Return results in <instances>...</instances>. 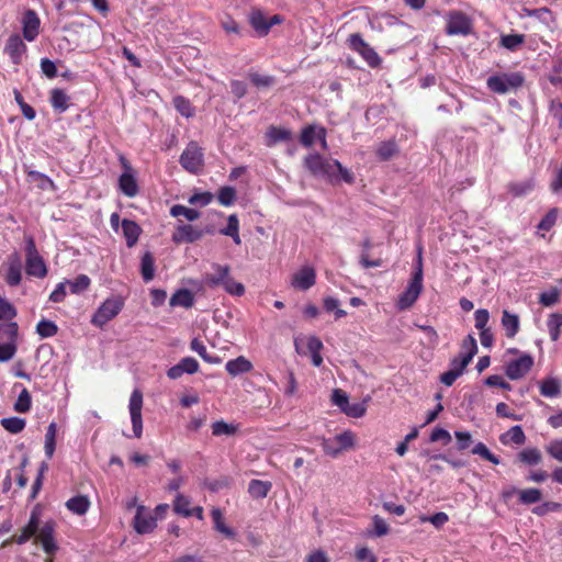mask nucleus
<instances>
[{
  "mask_svg": "<svg viewBox=\"0 0 562 562\" xmlns=\"http://www.w3.org/2000/svg\"><path fill=\"white\" fill-rule=\"evenodd\" d=\"M305 168L315 177L336 180L338 175L347 182H353V175L336 159H327L317 153H312L304 158Z\"/></svg>",
  "mask_w": 562,
  "mask_h": 562,
  "instance_id": "nucleus-1",
  "label": "nucleus"
},
{
  "mask_svg": "<svg viewBox=\"0 0 562 562\" xmlns=\"http://www.w3.org/2000/svg\"><path fill=\"white\" fill-rule=\"evenodd\" d=\"M357 442V435L352 430L346 429L331 438H323L321 446L326 456L335 459L342 452L355 449Z\"/></svg>",
  "mask_w": 562,
  "mask_h": 562,
  "instance_id": "nucleus-2",
  "label": "nucleus"
},
{
  "mask_svg": "<svg viewBox=\"0 0 562 562\" xmlns=\"http://www.w3.org/2000/svg\"><path fill=\"white\" fill-rule=\"evenodd\" d=\"M423 291V265H422V250H418V259L416 269L406 290L398 296L396 307L400 311L408 310L419 297Z\"/></svg>",
  "mask_w": 562,
  "mask_h": 562,
  "instance_id": "nucleus-3",
  "label": "nucleus"
},
{
  "mask_svg": "<svg viewBox=\"0 0 562 562\" xmlns=\"http://www.w3.org/2000/svg\"><path fill=\"white\" fill-rule=\"evenodd\" d=\"M124 304L125 301L121 295H111L104 302H102V304L92 315L91 324L102 328L120 314L124 307Z\"/></svg>",
  "mask_w": 562,
  "mask_h": 562,
  "instance_id": "nucleus-4",
  "label": "nucleus"
},
{
  "mask_svg": "<svg viewBox=\"0 0 562 562\" xmlns=\"http://www.w3.org/2000/svg\"><path fill=\"white\" fill-rule=\"evenodd\" d=\"M18 324L0 323V362H8L16 352Z\"/></svg>",
  "mask_w": 562,
  "mask_h": 562,
  "instance_id": "nucleus-5",
  "label": "nucleus"
},
{
  "mask_svg": "<svg viewBox=\"0 0 562 562\" xmlns=\"http://www.w3.org/2000/svg\"><path fill=\"white\" fill-rule=\"evenodd\" d=\"M283 20V16L280 14L267 16L262 10L257 8L251 9L248 14V22L259 37L267 36L271 27L281 24Z\"/></svg>",
  "mask_w": 562,
  "mask_h": 562,
  "instance_id": "nucleus-6",
  "label": "nucleus"
},
{
  "mask_svg": "<svg viewBox=\"0 0 562 562\" xmlns=\"http://www.w3.org/2000/svg\"><path fill=\"white\" fill-rule=\"evenodd\" d=\"M509 353L518 355L517 358L507 361L505 366V373L510 380L522 379L532 368L533 358L517 349H508Z\"/></svg>",
  "mask_w": 562,
  "mask_h": 562,
  "instance_id": "nucleus-7",
  "label": "nucleus"
},
{
  "mask_svg": "<svg viewBox=\"0 0 562 562\" xmlns=\"http://www.w3.org/2000/svg\"><path fill=\"white\" fill-rule=\"evenodd\" d=\"M26 261L25 269L26 273L31 277L35 278H44L47 274V267L45 265L44 259L38 254L33 237L26 238Z\"/></svg>",
  "mask_w": 562,
  "mask_h": 562,
  "instance_id": "nucleus-8",
  "label": "nucleus"
},
{
  "mask_svg": "<svg viewBox=\"0 0 562 562\" xmlns=\"http://www.w3.org/2000/svg\"><path fill=\"white\" fill-rule=\"evenodd\" d=\"M524 82V77L519 72L501 74L491 76L487 79V87L491 91L504 94L520 87Z\"/></svg>",
  "mask_w": 562,
  "mask_h": 562,
  "instance_id": "nucleus-9",
  "label": "nucleus"
},
{
  "mask_svg": "<svg viewBox=\"0 0 562 562\" xmlns=\"http://www.w3.org/2000/svg\"><path fill=\"white\" fill-rule=\"evenodd\" d=\"M294 346L299 353L310 355L312 363L315 367H319L323 363V357L321 355L323 342L316 336H297L294 339Z\"/></svg>",
  "mask_w": 562,
  "mask_h": 562,
  "instance_id": "nucleus-10",
  "label": "nucleus"
},
{
  "mask_svg": "<svg viewBox=\"0 0 562 562\" xmlns=\"http://www.w3.org/2000/svg\"><path fill=\"white\" fill-rule=\"evenodd\" d=\"M143 394L138 389H135L130 397L128 412L133 427V436L140 438L143 435Z\"/></svg>",
  "mask_w": 562,
  "mask_h": 562,
  "instance_id": "nucleus-11",
  "label": "nucleus"
},
{
  "mask_svg": "<svg viewBox=\"0 0 562 562\" xmlns=\"http://www.w3.org/2000/svg\"><path fill=\"white\" fill-rule=\"evenodd\" d=\"M181 166L191 173H196L203 166L202 148L195 143H190L180 156Z\"/></svg>",
  "mask_w": 562,
  "mask_h": 562,
  "instance_id": "nucleus-12",
  "label": "nucleus"
},
{
  "mask_svg": "<svg viewBox=\"0 0 562 562\" xmlns=\"http://www.w3.org/2000/svg\"><path fill=\"white\" fill-rule=\"evenodd\" d=\"M316 283V270L311 265L299 268L290 280V285L297 291H307Z\"/></svg>",
  "mask_w": 562,
  "mask_h": 562,
  "instance_id": "nucleus-13",
  "label": "nucleus"
},
{
  "mask_svg": "<svg viewBox=\"0 0 562 562\" xmlns=\"http://www.w3.org/2000/svg\"><path fill=\"white\" fill-rule=\"evenodd\" d=\"M471 27V20L464 13L453 11L448 14L446 31L449 35H468Z\"/></svg>",
  "mask_w": 562,
  "mask_h": 562,
  "instance_id": "nucleus-14",
  "label": "nucleus"
},
{
  "mask_svg": "<svg viewBox=\"0 0 562 562\" xmlns=\"http://www.w3.org/2000/svg\"><path fill=\"white\" fill-rule=\"evenodd\" d=\"M156 526L157 518L145 506L138 505L133 520L135 531L140 535L149 533L154 531Z\"/></svg>",
  "mask_w": 562,
  "mask_h": 562,
  "instance_id": "nucleus-15",
  "label": "nucleus"
},
{
  "mask_svg": "<svg viewBox=\"0 0 562 562\" xmlns=\"http://www.w3.org/2000/svg\"><path fill=\"white\" fill-rule=\"evenodd\" d=\"M350 47L359 53L371 67H376L381 59L379 55L371 48L359 34H351L349 37Z\"/></svg>",
  "mask_w": 562,
  "mask_h": 562,
  "instance_id": "nucleus-16",
  "label": "nucleus"
},
{
  "mask_svg": "<svg viewBox=\"0 0 562 562\" xmlns=\"http://www.w3.org/2000/svg\"><path fill=\"white\" fill-rule=\"evenodd\" d=\"M317 140H319L321 146L324 150L328 148L326 140V130L322 126L310 125L303 128L301 133V144L305 147L313 146Z\"/></svg>",
  "mask_w": 562,
  "mask_h": 562,
  "instance_id": "nucleus-17",
  "label": "nucleus"
},
{
  "mask_svg": "<svg viewBox=\"0 0 562 562\" xmlns=\"http://www.w3.org/2000/svg\"><path fill=\"white\" fill-rule=\"evenodd\" d=\"M23 37L27 42H33L38 36L41 20L35 11L27 10L21 20Z\"/></svg>",
  "mask_w": 562,
  "mask_h": 562,
  "instance_id": "nucleus-18",
  "label": "nucleus"
},
{
  "mask_svg": "<svg viewBox=\"0 0 562 562\" xmlns=\"http://www.w3.org/2000/svg\"><path fill=\"white\" fill-rule=\"evenodd\" d=\"M54 533L55 525L52 521H46L42 527L38 526L36 540L46 553H54L57 550Z\"/></svg>",
  "mask_w": 562,
  "mask_h": 562,
  "instance_id": "nucleus-19",
  "label": "nucleus"
},
{
  "mask_svg": "<svg viewBox=\"0 0 562 562\" xmlns=\"http://www.w3.org/2000/svg\"><path fill=\"white\" fill-rule=\"evenodd\" d=\"M202 236L203 232L201 229L189 224H179L176 227L171 239L176 244L194 243L202 238Z\"/></svg>",
  "mask_w": 562,
  "mask_h": 562,
  "instance_id": "nucleus-20",
  "label": "nucleus"
},
{
  "mask_svg": "<svg viewBox=\"0 0 562 562\" xmlns=\"http://www.w3.org/2000/svg\"><path fill=\"white\" fill-rule=\"evenodd\" d=\"M123 167L124 172L120 176L119 187L126 196L133 198L138 193L135 175L132 167L126 161H123Z\"/></svg>",
  "mask_w": 562,
  "mask_h": 562,
  "instance_id": "nucleus-21",
  "label": "nucleus"
},
{
  "mask_svg": "<svg viewBox=\"0 0 562 562\" xmlns=\"http://www.w3.org/2000/svg\"><path fill=\"white\" fill-rule=\"evenodd\" d=\"M4 52L10 56L13 64L19 65L26 52V45L20 35L12 34L7 41Z\"/></svg>",
  "mask_w": 562,
  "mask_h": 562,
  "instance_id": "nucleus-22",
  "label": "nucleus"
},
{
  "mask_svg": "<svg viewBox=\"0 0 562 562\" xmlns=\"http://www.w3.org/2000/svg\"><path fill=\"white\" fill-rule=\"evenodd\" d=\"M21 259L18 254H13L8 259L5 281L9 285L15 286L21 282Z\"/></svg>",
  "mask_w": 562,
  "mask_h": 562,
  "instance_id": "nucleus-23",
  "label": "nucleus"
},
{
  "mask_svg": "<svg viewBox=\"0 0 562 562\" xmlns=\"http://www.w3.org/2000/svg\"><path fill=\"white\" fill-rule=\"evenodd\" d=\"M225 369L232 376H237L252 370V363L244 356L229 360L225 364Z\"/></svg>",
  "mask_w": 562,
  "mask_h": 562,
  "instance_id": "nucleus-24",
  "label": "nucleus"
},
{
  "mask_svg": "<svg viewBox=\"0 0 562 562\" xmlns=\"http://www.w3.org/2000/svg\"><path fill=\"white\" fill-rule=\"evenodd\" d=\"M214 529L225 536L226 538L233 539L236 536V532L233 528L228 527L225 524V518L221 509L213 508L211 512Z\"/></svg>",
  "mask_w": 562,
  "mask_h": 562,
  "instance_id": "nucleus-25",
  "label": "nucleus"
},
{
  "mask_svg": "<svg viewBox=\"0 0 562 562\" xmlns=\"http://www.w3.org/2000/svg\"><path fill=\"white\" fill-rule=\"evenodd\" d=\"M122 231H123V235L126 239V245L128 247H133L137 243L140 232H142L139 225L134 221L123 220L122 221Z\"/></svg>",
  "mask_w": 562,
  "mask_h": 562,
  "instance_id": "nucleus-26",
  "label": "nucleus"
},
{
  "mask_svg": "<svg viewBox=\"0 0 562 562\" xmlns=\"http://www.w3.org/2000/svg\"><path fill=\"white\" fill-rule=\"evenodd\" d=\"M220 234L231 237L236 245L241 244L239 220L236 214H231L227 217V225L220 229Z\"/></svg>",
  "mask_w": 562,
  "mask_h": 562,
  "instance_id": "nucleus-27",
  "label": "nucleus"
},
{
  "mask_svg": "<svg viewBox=\"0 0 562 562\" xmlns=\"http://www.w3.org/2000/svg\"><path fill=\"white\" fill-rule=\"evenodd\" d=\"M38 530V516L35 512L31 514L29 524L22 529L21 535L15 538L16 543L23 544L32 537L36 536Z\"/></svg>",
  "mask_w": 562,
  "mask_h": 562,
  "instance_id": "nucleus-28",
  "label": "nucleus"
},
{
  "mask_svg": "<svg viewBox=\"0 0 562 562\" xmlns=\"http://www.w3.org/2000/svg\"><path fill=\"white\" fill-rule=\"evenodd\" d=\"M169 303L172 307L181 306L184 308H189L194 303V296L191 293V291L187 289H180L172 294Z\"/></svg>",
  "mask_w": 562,
  "mask_h": 562,
  "instance_id": "nucleus-29",
  "label": "nucleus"
},
{
  "mask_svg": "<svg viewBox=\"0 0 562 562\" xmlns=\"http://www.w3.org/2000/svg\"><path fill=\"white\" fill-rule=\"evenodd\" d=\"M540 393L544 397H555L561 393V382L559 379L549 376L541 381Z\"/></svg>",
  "mask_w": 562,
  "mask_h": 562,
  "instance_id": "nucleus-30",
  "label": "nucleus"
},
{
  "mask_svg": "<svg viewBox=\"0 0 562 562\" xmlns=\"http://www.w3.org/2000/svg\"><path fill=\"white\" fill-rule=\"evenodd\" d=\"M272 484L269 481L251 480L248 485V493L252 498L261 499L267 497Z\"/></svg>",
  "mask_w": 562,
  "mask_h": 562,
  "instance_id": "nucleus-31",
  "label": "nucleus"
},
{
  "mask_svg": "<svg viewBox=\"0 0 562 562\" xmlns=\"http://www.w3.org/2000/svg\"><path fill=\"white\" fill-rule=\"evenodd\" d=\"M502 326L506 331V336L513 338L519 330V317L508 311H504L502 315Z\"/></svg>",
  "mask_w": 562,
  "mask_h": 562,
  "instance_id": "nucleus-32",
  "label": "nucleus"
},
{
  "mask_svg": "<svg viewBox=\"0 0 562 562\" xmlns=\"http://www.w3.org/2000/svg\"><path fill=\"white\" fill-rule=\"evenodd\" d=\"M66 507L71 513L81 516L88 512L90 507V501L87 496L83 495L75 496L67 501Z\"/></svg>",
  "mask_w": 562,
  "mask_h": 562,
  "instance_id": "nucleus-33",
  "label": "nucleus"
},
{
  "mask_svg": "<svg viewBox=\"0 0 562 562\" xmlns=\"http://www.w3.org/2000/svg\"><path fill=\"white\" fill-rule=\"evenodd\" d=\"M290 137L291 133L288 130L270 126L266 132V144L271 147L279 142L288 140Z\"/></svg>",
  "mask_w": 562,
  "mask_h": 562,
  "instance_id": "nucleus-34",
  "label": "nucleus"
},
{
  "mask_svg": "<svg viewBox=\"0 0 562 562\" xmlns=\"http://www.w3.org/2000/svg\"><path fill=\"white\" fill-rule=\"evenodd\" d=\"M501 441L504 445H522L526 441V436L520 426H513L505 434L501 436Z\"/></svg>",
  "mask_w": 562,
  "mask_h": 562,
  "instance_id": "nucleus-35",
  "label": "nucleus"
},
{
  "mask_svg": "<svg viewBox=\"0 0 562 562\" xmlns=\"http://www.w3.org/2000/svg\"><path fill=\"white\" fill-rule=\"evenodd\" d=\"M371 525H372V528L367 530V536L368 537H383V536H386L389 532H390V525L387 524V521L378 516V515H374L371 519Z\"/></svg>",
  "mask_w": 562,
  "mask_h": 562,
  "instance_id": "nucleus-36",
  "label": "nucleus"
},
{
  "mask_svg": "<svg viewBox=\"0 0 562 562\" xmlns=\"http://www.w3.org/2000/svg\"><path fill=\"white\" fill-rule=\"evenodd\" d=\"M214 270H215V273L205 276V278H204L205 283L211 286H215L218 284L223 285L229 276L228 266L215 265Z\"/></svg>",
  "mask_w": 562,
  "mask_h": 562,
  "instance_id": "nucleus-37",
  "label": "nucleus"
},
{
  "mask_svg": "<svg viewBox=\"0 0 562 562\" xmlns=\"http://www.w3.org/2000/svg\"><path fill=\"white\" fill-rule=\"evenodd\" d=\"M56 435H57V425L56 423H50L46 429L45 441H44V451L48 459L53 458L56 447Z\"/></svg>",
  "mask_w": 562,
  "mask_h": 562,
  "instance_id": "nucleus-38",
  "label": "nucleus"
},
{
  "mask_svg": "<svg viewBox=\"0 0 562 562\" xmlns=\"http://www.w3.org/2000/svg\"><path fill=\"white\" fill-rule=\"evenodd\" d=\"M190 348L207 363L217 364L221 362V358L218 356L210 355L204 344L198 338L192 339Z\"/></svg>",
  "mask_w": 562,
  "mask_h": 562,
  "instance_id": "nucleus-39",
  "label": "nucleus"
},
{
  "mask_svg": "<svg viewBox=\"0 0 562 562\" xmlns=\"http://www.w3.org/2000/svg\"><path fill=\"white\" fill-rule=\"evenodd\" d=\"M213 436H233L237 432L238 426L233 423H226L224 420H217L212 424Z\"/></svg>",
  "mask_w": 562,
  "mask_h": 562,
  "instance_id": "nucleus-40",
  "label": "nucleus"
},
{
  "mask_svg": "<svg viewBox=\"0 0 562 562\" xmlns=\"http://www.w3.org/2000/svg\"><path fill=\"white\" fill-rule=\"evenodd\" d=\"M548 330L552 341H557L561 335L562 314L552 313L548 318Z\"/></svg>",
  "mask_w": 562,
  "mask_h": 562,
  "instance_id": "nucleus-41",
  "label": "nucleus"
},
{
  "mask_svg": "<svg viewBox=\"0 0 562 562\" xmlns=\"http://www.w3.org/2000/svg\"><path fill=\"white\" fill-rule=\"evenodd\" d=\"M50 102L56 111L64 112L68 109L69 98L65 91L60 89H54L50 92Z\"/></svg>",
  "mask_w": 562,
  "mask_h": 562,
  "instance_id": "nucleus-42",
  "label": "nucleus"
},
{
  "mask_svg": "<svg viewBox=\"0 0 562 562\" xmlns=\"http://www.w3.org/2000/svg\"><path fill=\"white\" fill-rule=\"evenodd\" d=\"M518 459L527 465H537L541 462V452L537 448H526L518 453Z\"/></svg>",
  "mask_w": 562,
  "mask_h": 562,
  "instance_id": "nucleus-43",
  "label": "nucleus"
},
{
  "mask_svg": "<svg viewBox=\"0 0 562 562\" xmlns=\"http://www.w3.org/2000/svg\"><path fill=\"white\" fill-rule=\"evenodd\" d=\"M140 271L143 279L148 282L155 277V260L150 252L144 254L140 262Z\"/></svg>",
  "mask_w": 562,
  "mask_h": 562,
  "instance_id": "nucleus-44",
  "label": "nucleus"
},
{
  "mask_svg": "<svg viewBox=\"0 0 562 562\" xmlns=\"http://www.w3.org/2000/svg\"><path fill=\"white\" fill-rule=\"evenodd\" d=\"M518 497L521 504L530 505L538 503L542 497V493L539 488H525L518 491Z\"/></svg>",
  "mask_w": 562,
  "mask_h": 562,
  "instance_id": "nucleus-45",
  "label": "nucleus"
},
{
  "mask_svg": "<svg viewBox=\"0 0 562 562\" xmlns=\"http://www.w3.org/2000/svg\"><path fill=\"white\" fill-rule=\"evenodd\" d=\"M26 422L20 417H7L1 419V426L11 434H19L25 428Z\"/></svg>",
  "mask_w": 562,
  "mask_h": 562,
  "instance_id": "nucleus-46",
  "label": "nucleus"
},
{
  "mask_svg": "<svg viewBox=\"0 0 562 562\" xmlns=\"http://www.w3.org/2000/svg\"><path fill=\"white\" fill-rule=\"evenodd\" d=\"M67 285L70 288V292L74 294H79L88 290L90 286V278L86 274H79L75 280H65Z\"/></svg>",
  "mask_w": 562,
  "mask_h": 562,
  "instance_id": "nucleus-47",
  "label": "nucleus"
},
{
  "mask_svg": "<svg viewBox=\"0 0 562 562\" xmlns=\"http://www.w3.org/2000/svg\"><path fill=\"white\" fill-rule=\"evenodd\" d=\"M170 214L173 217L183 216V217H186L190 222H193V221H195V220H198L200 217V212L199 211H196L194 209L187 207V206L181 205V204L173 205L170 209Z\"/></svg>",
  "mask_w": 562,
  "mask_h": 562,
  "instance_id": "nucleus-48",
  "label": "nucleus"
},
{
  "mask_svg": "<svg viewBox=\"0 0 562 562\" xmlns=\"http://www.w3.org/2000/svg\"><path fill=\"white\" fill-rule=\"evenodd\" d=\"M417 327L424 334V345H426L428 348H435L439 344V335L432 326L417 325Z\"/></svg>",
  "mask_w": 562,
  "mask_h": 562,
  "instance_id": "nucleus-49",
  "label": "nucleus"
},
{
  "mask_svg": "<svg viewBox=\"0 0 562 562\" xmlns=\"http://www.w3.org/2000/svg\"><path fill=\"white\" fill-rule=\"evenodd\" d=\"M32 406V397L30 392L23 387L20 392L15 403H14V411L18 413H27L31 409Z\"/></svg>",
  "mask_w": 562,
  "mask_h": 562,
  "instance_id": "nucleus-50",
  "label": "nucleus"
},
{
  "mask_svg": "<svg viewBox=\"0 0 562 562\" xmlns=\"http://www.w3.org/2000/svg\"><path fill=\"white\" fill-rule=\"evenodd\" d=\"M173 509L177 514L182 515L184 517L192 516L191 502L188 497H186L182 494H178L176 496V499L173 503Z\"/></svg>",
  "mask_w": 562,
  "mask_h": 562,
  "instance_id": "nucleus-51",
  "label": "nucleus"
},
{
  "mask_svg": "<svg viewBox=\"0 0 562 562\" xmlns=\"http://www.w3.org/2000/svg\"><path fill=\"white\" fill-rule=\"evenodd\" d=\"M477 351L476 340L472 335H468L462 341L460 355L472 361Z\"/></svg>",
  "mask_w": 562,
  "mask_h": 562,
  "instance_id": "nucleus-52",
  "label": "nucleus"
},
{
  "mask_svg": "<svg viewBox=\"0 0 562 562\" xmlns=\"http://www.w3.org/2000/svg\"><path fill=\"white\" fill-rule=\"evenodd\" d=\"M217 200L223 206H231L236 200V190L233 187H222L217 193Z\"/></svg>",
  "mask_w": 562,
  "mask_h": 562,
  "instance_id": "nucleus-53",
  "label": "nucleus"
},
{
  "mask_svg": "<svg viewBox=\"0 0 562 562\" xmlns=\"http://www.w3.org/2000/svg\"><path fill=\"white\" fill-rule=\"evenodd\" d=\"M331 403L337 406L344 414L345 409L350 406L349 396L340 389H335L331 393Z\"/></svg>",
  "mask_w": 562,
  "mask_h": 562,
  "instance_id": "nucleus-54",
  "label": "nucleus"
},
{
  "mask_svg": "<svg viewBox=\"0 0 562 562\" xmlns=\"http://www.w3.org/2000/svg\"><path fill=\"white\" fill-rule=\"evenodd\" d=\"M173 105L182 116L191 117L194 114V110L190 101L181 95L173 98Z\"/></svg>",
  "mask_w": 562,
  "mask_h": 562,
  "instance_id": "nucleus-55",
  "label": "nucleus"
},
{
  "mask_svg": "<svg viewBox=\"0 0 562 562\" xmlns=\"http://www.w3.org/2000/svg\"><path fill=\"white\" fill-rule=\"evenodd\" d=\"M57 325L46 319L41 321L36 326L37 334L43 338L53 337L57 334Z\"/></svg>",
  "mask_w": 562,
  "mask_h": 562,
  "instance_id": "nucleus-56",
  "label": "nucleus"
},
{
  "mask_svg": "<svg viewBox=\"0 0 562 562\" xmlns=\"http://www.w3.org/2000/svg\"><path fill=\"white\" fill-rule=\"evenodd\" d=\"M558 217L557 210H551L538 224L537 229L538 234L544 236V233L550 231L552 226L555 224Z\"/></svg>",
  "mask_w": 562,
  "mask_h": 562,
  "instance_id": "nucleus-57",
  "label": "nucleus"
},
{
  "mask_svg": "<svg viewBox=\"0 0 562 562\" xmlns=\"http://www.w3.org/2000/svg\"><path fill=\"white\" fill-rule=\"evenodd\" d=\"M396 150H397L396 144L392 140H387V142L381 143L378 146L376 154L381 159L386 160V159L391 158L396 153Z\"/></svg>",
  "mask_w": 562,
  "mask_h": 562,
  "instance_id": "nucleus-58",
  "label": "nucleus"
},
{
  "mask_svg": "<svg viewBox=\"0 0 562 562\" xmlns=\"http://www.w3.org/2000/svg\"><path fill=\"white\" fill-rule=\"evenodd\" d=\"M367 413V400L358 403H351L348 408L345 409V414L352 418H360Z\"/></svg>",
  "mask_w": 562,
  "mask_h": 562,
  "instance_id": "nucleus-59",
  "label": "nucleus"
},
{
  "mask_svg": "<svg viewBox=\"0 0 562 562\" xmlns=\"http://www.w3.org/2000/svg\"><path fill=\"white\" fill-rule=\"evenodd\" d=\"M472 453L484 458L485 460L492 462L493 464H499L501 462L499 459L495 454H493L488 450V448L482 442L475 445V447L472 450Z\"/></svg>",
  "mask_w": 562,
  "mask_h": 562,
  "instance_id": "nucleus-60",
  "label": "nucleus"
},
{
  "mask_svg": "<svg viewBox=\"0 0 562 562\" xmlns=\"http://www.w3.org/2000/svg\"><path fill=\"white\" fill-rule=\"evenodd\" d=\"M223 288L227 293L235 296H241L245 293V286L243 283L235 281L228 276Z\"/></svg>",
  "mask_w": 562,
  "mask_h": 562,
  "instance_id": "nucleus-61",
  "label": "nucleus"
},
{
  "mask_svg": "<svg viewBox=\"0 0 562 562\" xmlns=\"http://www.w3.org/2000/svg\"><path fill=\"white\" fill-rule=\"evenodd\" d=\"M15 316V307L5 299L0 297V319L11 321Z\"/></svg>",
  "mask_w": 562,
  "mask_h": 562,
  "instance_id": "nucleus-62",
  "label": "nucleus"
},
{
  "mask_svg": "<svg viewBox=\"0 0 562 562\" xmlns=\"http://www.w3.org/2000/svg\"><path fill=\"white\" fill-rule=\"evenodd\" d=\"M213 201V194L211 192H196L192 194L188 202L192 205L206 206Z\"/></svg>",
  "mask_w": 562,
  "mask_h": 562,
  "instance_id": "nucleus-63",
  "label": "nucleus"
},
{
  "mask_svg": "<svg viewBox=\"0 0 562 562\" xmlns=\"http://www.w3.org/2000/svg\"><path fill=\"white\" fill-rule=\"evenodd\" d=\"M546 450L553 459L562 462V439L552 440Z\"/></svg>",
  "mask_w": 562,
  "mask_h": 562,
  "instance_id": "nucleus-64",
  "label": "nucleus"
}]
</instances>
